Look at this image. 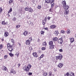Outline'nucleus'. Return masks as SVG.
I'll return each mask as SVG.
<instances>
[{
    "mask_svg": "<svg viewBox=\"0 0 76 76\" xmlns=\"http://www.w3.org/2000/svg\"><path fill=\"white\" fill-rule=\"evenodd\" d=\"M31 67V65L29 64L26 67V66H25L23 67V69L26 72H28L29 70V69Z\"/></svg>",
    "mask_w": 76,
    "mask_h": 76,
    "instance_id": "obj_1",
    "label": "nucleus"
},
{
    "mask_svg": "<svg viewBox=\"0 0 76 76\" xmlns=\"http://www.w3.org/2000/svg\"><path fill=\"white\" fill-rule=\"evenodd\" d=\"M7 47L8 50L10 51L11 53H12V51H13V48L12 47V46L9 43L8 44H7Z\"/></svg>",
    "mask_w": 76,
    "mask_h": 76,
    "instance_id": "obj_2",
    "label": "nucleus"
},
{
    "mask_svg": "<svg viewBox=\"0 0 76 76\" xmlns=\"http://www.w3.org/2000/svg\"><path fill=\"white\" fill-rule=\"evenodd\" d=\"M58 43L61 45H62L63 44V38L61 37L58 40Z\"/></svg>",
    "mask_w": 76,
    "mask_h": 76,
    "instance_id": "obj_3",
    "label": "nucleus"
},
{
    "mask_svg": "<svg viewBox=\"0 0 76 76\" xmlns=\"http://www.w3.org/2000/svg\"><path fill=\"white\" fill-rule=\"evenodd\" d=\"M50 4L51 5V7H53L54 6V0H50Z\"/></svg>",
    "mask_w": 76,
    "mask_h": 76,
    "instance_id": "obj_4",
    "label": "nucleus"
},
{
    "mask_svg": "<svg viewBox=\"0 0 76 76\" xmlns=\"http://www.w3.org/2000/svg\"><path fill=\"white\" fill-rule=\"evenodd\" d=\"M63 58V55H61V54H59L57 58L59 59L60 60H61V59Z\"/></svg>",
    "mask_w": 76,
    "mask_h": 76,
    "instance_id": "obj_5",
    "label": "nucleus"
},
{
    "mask_svg": "<svg viewBox=\"0 0 76 76\" xmlns=\"http://www.w3.org/2000/svg\"><path fill=\"white\" fill-rule=\"evenodd\" d=\"M69 10H65L64 14L65 15H67L69 14Z\"/></svg>",
    "mask_w": 76,
    "mask_h": 76,
    "instance_id": "obj_6",
    "label": "nucleus"
},
{
    "mask_svg": "<svg viewBox=\"0 0 76 76\" xmlns=\"http://www.w3.org/2000/svg\"><path fill=\"white\" fill-rule=\"evenodd\" d=\"M63 8L64 9H65V10H67L68 9H69V6L68 5H64L63 6Z\"/></svg>",
    "mask_w": 76,
    "mask_h": 76,
    "instance_id": "obj_7",
    "label": "nucleus"
},
{
    "mask_svg": "<svg viewBox=\"0 0 76 76\" xmlns=\"http://www.w3.org/2000/svg\"><path fill=\"white\" fill-rule=\"evenodd\" d=\"M4 36L5 37H7L9 36V33L7 32H6L4 33Z\"/></svg>",
    "mask_w": 76,
    "mask_h": 76,
    "instance_id": "obj_8",
    "label": "nucleus"
},
{
    "mask_svg": "<svg viewBox=\"0 0 76 76\" xmlns=\"http://www.w3.org/2000/svg\"><path fill=\"white\" fill-rule=\"evenodd\" d=\"M26 45H29L30 44V41L29 40H27L26 42Z\"/></svg>",
    "mask_w": 76,
    "mask_h": 76,
    "instance_id": "obj_9",
    "label": "nucleus"
},
{
    "mask_svg": "<svg viewBox=\"0 0 76 76\" xmlns=\"http://www.w3.org/2000/svg\"><path fill=\"white\" fill-rule=\"evenodd\" d=\"M69 39L71 43H73L74 41V39L73 37L70 38Z\"/></svg>",
    "mask_w": 76,
    "mask_h": 76,
    "instance_id": "obj_10",
    "label": "nucleus"
},
{
    "mask_svg": "<svg viewBox=\"0 0 76 76\" xmlns=\"http://www.w3.org/2000/svg\"><path fill=\"white\" fill-rule=\"evenodd\" d=\"M63 66V64H62L60 63L58 64V66L59 68H61Z\"/></svg>",
    "mask_w": 76,
    "mask_h": 76,
    "instance_id": "obj_11",
    "label": "nucleus"
},
{
    "mask_svg": "<svg viewBox=\"0 0 76 76\" xmlns=\"http://www.w3.org/2000/svg\"><path fill=\"white\" fill-rule=\"evenodd\" d=\"M33 55L34 57H38V55H37V53L36 52L33 53Z\"/></svg>",
    "mask_w": 76,
    "mask_h": 76,
    "instance_id": "obj_12",
    "label": "nucleus"
},
{
    "mask_svg": "<svg viewBox=\"0 0 76 76\" xmlns=\"http://www.w3.org/2000/svg\"><path fill=\"white\" fill-rule=\"evenodd\" d=\"M10 73H13V74H15V73H16V71H15L13 69H11V71H10Z\"/></svg>",
    "mask_w": 76,
    "mask_h": 76,
    "instance_id": "obj_13",
    "label": "nucleus"
},
{
    "mask_svg": "<svg viewBox=\"0 0 76 76\" xmlns=\"http://www.w3.org/2000/svg\"><path fill=\"white\" fill-rule=\"evenodd\" d=\"M69 75L70 76H75L74 73L72 72H70Z\"/></svg>",
    "mask_w": 76,
    "mask_h": 76,
    "instance_id": "obj_14",
    "label": "nucleus"
},
{
    "mask_svg": "<svg viewBox=\"0 0 76 76\" xmlns=\"http://www.w3.org/2000/svg\"><path fill=\"white\" fill-rule=\"evenodd\" d=\"M62 4L63 6H66V1L64 0L62 2Z\"/></svg>",
    "mask_w": 76,
    "mask_h": 76,
    "instance_id": "obj_15",
    "label": "nucleus"
},
{
    "mask_svg": "<svg viewBox=\"0 0 76 76\" xmlns=\"http://www.w3.org/2000/svg\"><path fill=\"white\" fill-rule=\"evenodd\" d=\"M56 26L55 25H52L50 26V27L52 29H54V28H56Z\"/></svg>",
    "mask_w": 76,
    "mask_h": 76,
    "instance_id": "obj_16",
    "label": "nucleus"
},
{
    "mask_svg": "<svg viewBox=\"0 0 76 76\" xmlns=\"http://www.w3.org/2000/svg\"><path fill=\"white\" fill-rule=\"evenodd\" d=\"M2 69L4 71H6L7 70V68L5 66H3L2 67Z\"/></svg>",
    "mask_w": 76,
    "mask_h": 76,
    "instance_id": "obj_17",
    "label": "nucleus"
},
{
    "mask_svg": "<svg viewBox=\"0 0 76 76\" xmlns=\"http://www.w3.org/2000/svg\"><path fill=\"white\" fill-rule=\"evenodd\" d=\"M71 32V31H70V30L69 29H68L66 31V33H67V34H70Z\"/></svg>",
    "mask_w": 76,
    "mask_h": 76,
    "instance_id": "obj_18",
    "label": "nucleus"
},
{
    "mask_svg": "<svg viewBox=\"0 0 76 76\" xmlns=\"http://www.w3.org/2000/svg\"><path fill=\"white\" fill-rule=\"evenodd\" d=\"M27 34H28V31H25L24 32L23 34L25 36L27 35Z\"/></svg>",
    "mask_w": 76,
    "mask_h": 76,
    "instance_id": "obj_19",
    "label": "nucleus"
},
{
    "mask_svg": "<svg viewBox=\"0 0 76 76\" xmlns=\"http://www.w3.org/2000/svg\"><path fill=\"white\" fill-rule=\"evenodd\" d=\"M49 45H53V42L52 41H50L49 42Z\"/></svg>",
    "mask_w": 76,
    "mask_h": 76,
    "instance_id": "obj_20",
    "label": "nucleus"
},
{
    "mask_svg": "<svg viewBox=\"0 0 76 76\" xmlns=\"http://www.w3.org/2000/svg\"><path fill=\"white\" fill-rule=\"evenodd\" d=\"M28 11L29 12H32L33 11V10L31 8H28Z\"/></svg>",
    "mask_w": 76,
    "mask_h": 76,
    "instance_id": "obj_21",
    "label": "nucleus"
},
{
    "mask_svg": "<svg viewBox=\"0 0 76 76\" xmlns=\"http://www.w3.org/2000/svg\"><path fill=\"white\" fill-rule=\"evenodd\" d=\"M50 46L49 47V48L50 50H51V49H53L54 48V45H50Z\"/></svg>",
    "mask_w": 76,
    "mask_h": 76,
    "instance_id": "obj_22",
    "label": "nucleus"
},
{
    "mask_svg": "<svg viewBox=\"0 0 76 76\" xmlns=\"http://www.w3.org/2000/svg\"><path fill=\"white\" fill-rule=\"evenodd\" d=\"M42 45L44 47H46V46H47V43H46L45 42H43L42 43Z\"/></svg>",
    "mask_w": 76,
    "mask_h": 76,
    "instance_id": "obj_23",
    "label": "nucleus"
},
{
    "mask_svg": "<svg viewBox=\"0 0 76 76\" xmlns=\"http://www.w3.org/2000/svg\"><path fill=\"white\" fill-rule=\"evenodd\" d=\"M44 54H42L41 56L39 58V60H41V58H42V57H44Z\"/></svg>",
    "mask_w": 76,
    "mask_h": 76,
    "instance_id": "obj_24",
    "label": "nucleus"
},
{
    "mask_svg": "<svg viewBox=\"0 0 76 76\" xmlns=\"http://www.w3.org/2000/svg\"><path fill=\"white\" fill-rule=\"evenodd\" d=\"M69 76V73L67 72V73L64 74V76Z\"/></svg>",
    "mask_w": 76,
    "mask_h": 76,
    "instance_id": "obj_25",
    "label": "nucleus"
},
{
    "mask_svg": "<svg viewBox=\"0 0 76 76\" xmlns=\"http://www.w3.org/2000/svg\"><path fill=\"white\" fill-rule=\"evenodd\" d=\"M12 11V8H10L9 10L8 11V13H10Z\"/></svg>",
    "mask_w": 76,
    "mask_h": 76,
    "instance_id": "obj_26",
    "label": "nucleus"
},
{
    "mask_svg": "<svg viewBox=\"0 0 76 76\" xmlns=\"http://www.w3.org/2000/svg\"><path fill=\"white\" fill-rule=\"evenodd\" d=\"M54 41H57V38L55 37L53 39Z\"/></svg>",
    "mask_w": 76,
    "mask_h": 76,
    "instance_id": "obj_27",
    "label": "nucleus"
},
{
    "mask_svg": "<svg viewBox=\"0 0 76 76\" xmlns=\"http://www.w3.org/2000/svg\"><path fill=\"white\" fill-rule=\"evenodd\" d=\"M50 0H46L45 2L47 3H49L50 2Z\"/></svg>",
    "mask_w": 76,
    "mask_h": 76,
    "instance_id": "obj_28",
    "label": "nucleus"
},
{
    "mask_svg": "<svg viewBox=\"0 0 76 76\" xmlns=\"http://www.w3.org/2000/svg\"><path fill=\"white\" fill-rule=\"evenodd\" d=\"M29 49L30 51H31L33 50L31 46H29Z\"/></svg>",
    "mask_w": 76,
    "mask_h": 76,
    "instance_id": "obj_29",
    "label": "nucleus"
},
{
    "mask_svg": "<svg viewBox=\"0 0 76 76\" xmlns=\"http://www.w3.org/2000/svg\"><path fill=\"white\" fill-rule=\"evenodd\" d=\"M20 26L19 25H16V27L17 28V29H18V28H19L20 27Z\"/></svg>",
    "mask_w": 76,
    "mask_h": 76,
    "instance_id": "obj_30",
    "label": "nucleus"
},
{
    "mask_svg": "<svg viewBox=\"0 0 76 76\" xmlns=\"http://www.w3.org/2000/svg\"><path fill=\"white\" fill-rule=\"evenodd\" d=\"M52 72H51L50 71L49 72V76H52Z\"/></svg>",
    "mask_w": 76,
    "mask_h": 76,
    "instance_id": "obj_31",
    "label": "nucleus"
},
{
    "mask_svg": "<svg viewBox=\"0 0 76 76\" xmlns=\"http://www.w3.org/2000/svg\"><path fill=\"white\" fill-rule=\"evenodd\" d=\"M28 40L30 41H32V38L31 37H30Z\"/></svg>",
    "mask_w": 76,
    "mask_h": 76,
    "instance_id": "obj_32",
    "label": "nucleus"
},
{
    "mask_svg": "<svg viewBox=\"0 0 76 76\" xmlns=\"http://www.w3.org/2000/svg\"><path fill=\"white\" fill-rule=\"evenodd\" d=\"M47 75V72H45L43 74V76H46Z\"/></svg>",
    "mask_w": 76,
    "mask_h": 76,
    "instance_id": "obj_33",
    "label": "nucleus"
},
{
    "mask_svg": "<svg viewBox=\"0 0 76 76\" xmlns=\"http://www.w3.org/2000/svg\"><path fill=\"white\" fill-rule=\"evenodd\" d=\"M42 22L43 25H45V23H46V21H45V20H43Z\"/></svg>",
    "mask_w": 76,
    "mask_h": 76,
    "instance_id": "obj_34",
    "label": "nucleus"
},
{
    "mask_svg": "<svg viewBox=\"0 0 76 76\" xmlns=\"http://www.w3.org/2000/svg\"><path fill=\"white\" fill-rule=\"evenodd\" d=\"M9 55H10V57H13V54L11 53H9Z\"/></svg>",
    "mask_w": 76,
    "mask_h": 76,
    "instance_id": "obj_35",
    "label": "nucleus"
},
{
    "mask_svg": "<svg viewBox=\"0 0 76 76\" xmlns=\"http://www.w3.org/2000/svg\"><path fill=\"white\" fill-rule=\"evenodd\" d=\"M41 5H39L37 6V8H38V9H41Z\"/></svg>",
    "mask_w": 76,
    "mask_h": 76,
    "instance_id": "obj_36",
    "label": "nucleus"
},
{
    "mask_svg": "<svg viewBox=\"0 0 76 76\" xmlns=\"http://www.w3.org/2000/svg\"><path fill=\"white\" fill-rule=\"evenodd\" d=\"M13 1V0H10L9 1V3L10 4V3H12Z\"/></svg>",
    "mask_w": 76,
    "mask_h": 76,
    "instance_id": "obj_37",
    "label": "nucleus"
},
{
    "mask_svg": "<svg viewBox=\"0 0 76 76\" xmlns=\"http://www.w3.org/2000/svg\"><path fill=\"white\" fill-rule=\"evenodd\" d=\"M44 31H42L41 32V34L42 35H44Z\"/></svg>",
    "mask_w": 76,
    "mask_h": 76,
    "instance_id": "obj_38",
    "label": "nucleus"
},
{
    "mask_svg": "<svg viewBox=\"0 0 76 76\" xmlns=\"http://www.w3.org/2000/svg\"><path fill=\"white\" fill-rule=\"evenodd\" d=\"M1 23L2 25H5V21H2Z\"/></svg>",
    "mask_w": 76,
    "mask_h": 76,
    "instance_id": "obj_39",
    "label": "nucleus"
},
{
    "mask_svg": "<svg viewBox=\"0 0 76 76\" xmlns=\"http://www.w3.org/2000/svg\"><path fill=\"white\" fill-rule=\"evenodd\" d=\"M3 45H0V49H1L3 48Z\"/></svg>",
    "mask_w": 76,
    "mask_h": 76,
    "instance_id": "obj_40",
    "label": "nucleus"
},
{
    "mask_svg": "<svg viewBox=\"0 0 76 76\" xmlns=\"http://www.w3.org/2000/svg\"><path fill=\"white\" fill-rule=\"evenodd\" d=\"M7 56H7V55H5L4 56V59H6V58H7Z\"/></svg>",
    "mask_w": 76,
    "mask_h": 76,
    "instance_id": "obj_41",
    "label": "nucleus"
},
{
    "mask_svg": "<svg viewBox=\"0 0 76 76\" xmlns=\"http://www.w3.org/2000/svg\"><path fill=\"white\" fill-rule=\"evenodd\" d=\"M59 51L60 52H63V49H61L59 50Z\"/></svg>",
    "mask_w": 76,
    "mask_h": 76,
    "instance_id": "obj_42",
    "label": "nucleus"
},
{
    "mask_svg": "<svg viewBox=\"0 0 76 76\" xmlns=\"http://www.w3.org/2000/svg\"><path fill=\"white\" fill-rule=\"evenodd\" d=\"M16 18H14L13 19V21H16Z\"/></svg>",
    "mask_w": 76,
    "mask_h": 76,
    "instance_id": "obj_43",
    "label": "nucleus"
},
{
    "mask_svg": "<svg viewBox=\"0 0 76 76\" xmlns=\"http://www.w3.org/2000/svg\"><path fill=\"white\" fill-rule=\"evenodd\" d=\"M54 33L56 35H57V31H55L54 32Z\"/></svg>",
    "mask_w": 76,
    "mask_h": 76,
    "instance_id": "obj_44",
    "label": "nucleus"
},
{
    "mask_svg": "<svg viewBox=\"0 0 76 76\" xmlns=\"http://www.w3.org/2000/svg\"><path fill=\"white\" fill-rule=\"evenodd\" d=\"M11 42H12V43H14V40H13V39H11Z\"/></svg>",
    "mask_w": 76,
    "mask_h": 76,
    "instance_id": "obj_45",
    "label": "nucleus"
},
{
    "mask_svg": "<svg viewBox=\"0 0 76 76\" xmlns=\"http://www.w3.org/2000/svg\"><path fill=\"white\" fill-rule=\"evenodd\" d=\"M25 10L26 11H28V10H29V8L28 9V8H25Z\"/></svg>",
    "mask_w": 76,
    "mask_h": 76,
    "instance_id": "obj_46",
    "label": "nucleus"
},
{
    "mask_svg": "<svg viewBox=\"0 0 76 76\" xmlns=\"http://www.w3.org/2000/svg\"><path fill=\"white\" fill-rule=\"evenodd\" d=\"M52 9H53V8L52 7H51L49 10V12H52Z\"/></svg>",
    "mask_w": 76,
    "mask_h": 76,
    "instance_id": "obj_47",
    "label": "nucleus"
},
{
    "mask_svg": "<svg viewBox=\"0 0 76 76\" xmlns=\"http://www.w3.org/2000/svg\"><path fill=\"white\" fill-rule=\"evenodd\" d=\"M32 73L31 72H29L28 73V75L30 76V75H32Z\"/></svg>",
    "mask_w": 76,
    "mask_h": 76,
    "instance_id": "obj_48",
    "label": "nucleus"
},
{
    "mask_svg": "<svg viewBox=\"0 0 76 76\" xmlns=\"http://www.w3.org/2000/svg\"><path fill=\"white\" fill-rule=\"evenodd\" d=\"M42 50H44L45 49V48L43 47L42 48Z\"/></svg>",
    "mask_w": 76,
    "mask_h": 76,
    "instance_id": "obj_49",
    "label": "nucleus"
},
{
    "mask_svg": "<svg viewBox=\"0 0 76 76\" xmlns=\"http://www.w3.org/2000/svg\"><path fill=\"white\" fill-rule=\"evenodd\" d=\"M2 10H2V8H1V7H0V12H2Z\"/></svg>",
    "mask_w": 76,
    "mask_h": 76,
    "instance_id": "obj_50",
    "label": "nucleus"
},
{
    "mask_svg": "<svg viewBox=\"0 0 76 76\" xmlns=\"http://www.w3.org/2000/svg\"><path fill=\"white\" fill-rule=\"evenodd\" d=\"M50 18H51L50 17H47V19H48V20H50Z\"/></svg>",
    "mask_w": 76,
    "mask_h": 76,
    "instance_id": "obj_51",
    "label": "nucleus"
},
{
    "mask_svg": "<svg viewBox=\"0 0 76 76\" xmlns=\"http://www.w3.org/2000/svg\"><path fill=\"white\" fill-rule=\"evenodd\" d=\"M61 33L64 34V31L63 30H61Z\"/></svg>",
    "mask_w": 76,
    "mask_h": 76,
    "instance_id": "obj_52",
    "label": "nucleus"
},
{
    "mask_svg": "<svg viewBox=\"0 0 76 76\" xmlns=\"http://www.w3.org/2000/svg\"><path fill=\"white\" fill-rule=\"evenodd\" d=\"M8 24V22L7 21L5 23V25H7Z\"/></svg>",
    "mask_w": 76,
    "mask_h": 76,
    "instance_id": "obj_53",
    "label": "nucleus"
},
{
    "mask_svg": "<svg viewBox=\"0 0 76 76\" xmlns=\"http://www.w3.org/2000/svg\"><path fill=\"white\" fill-rule=\"evenodd\" d=\"M44 29H45V30H48V28L47 27L45 28H44Z\"/></svg>",
    "mask_w": 76,
    "mask_h": 76,
    "instance_id": "obj_54",
    "label": "nucleus"
},
{
    "mask_svg": "<svg viewBox=\"0 0 76 76\" xmlns=\"http://www.w3.org/2000/svg\"><path fill=\"white\" fill-rule=\"evenodd\" d=\"M19 53H17L16 54H15V55H16V56H17V57H18V56H19Z\"/></svg>",
    "mask_w": 76,
    "mask_h": 76,
    "instance_id": "obj_55",
    "label": "nucleus"
},
{
    "mask_svg": "<svg viewBox=\"0 0 76 76\" xmlns=\"http://www.w3.org/2000/svg\"><path fill=\"white\" fill-rule=\"evenodd\" d=\"M45 20V21H46V20H47V17H46L45 19V20Z\"/></svg>",
    "mask_w": 76,
    "mask_h": 76,
    "instance_id": "obj_56",
    "label": "nucleus"
},
{
    "mask_svg": "<svg viewBox=\"0 0 76 76\" xmlns=\"http://www.w3.org/2000/svg\"><path fill=\"white\" fill-rule=\"evenodd\" d=\"M20 64H18V67H20Z\"/></svg>",
    "mask_w": 76,
    "mask_h": 76,
    "instance_id": "obj_57",
    "label": "nucleus"
},
{
    "mask_svg": "<svg viewBox=\"0 0 76 76\" xmlns=\"http://www.w3.org/2000/svg\"><path fill=\"white\" fill-rule=\"evenodd\" d=\"M30 24H31V25H33V22H30Z\"/></svg>",
    "mask_w": 76,
    "mask_h": 76,
    "instance_id": "obj_58",
    "label": "nucleus"
},
{
    "mask_svg": "<svg viewBox=\"0 0 76 76\" xmlns=\"http://www.w3.org/2000/svg\"><path fill=\"white\" fill-rule=\"evenodd\" d=\"M1 41H4V39H2Z\"/></svg>",
    "mask_w": 76,
    "mask_h": 76,
    "instance_id": "obj_59",
    "label": "nucleus"
},
{
    "mask_svg": "<svg viewBox=\"0 0 76 76\" xmlns=\"http://www.w3.org/2000/svg\"><path fill=\"white\" fill-rule=\"evenodd\" d=\"M19 45L20 46V44L19 43Z\"/></svg>",
    "mask_w": 76,
    "mask_h": 76,
    "instance_id": "obj_60",
    "label": "nucleus"
},
{
    "mask_svg": "<svg viewBox=\"0 0 76 76\" xmlns=\"http://www.w3.org/2000/svg\"><path fill=\"white\" fill-rule=\"evenodd\" d=\"M75 37L76 38V34L75 35Z\"/></svg>",
    "mask_w": 76,
    "mask_h": 76,
    "instance_id": "obj_61",
    "label": "nucleus"
},
{
    "mask_svg": "<svg viewBox=\"0 0 76 76\" xmlns=\"http://www.w3.org/2000/svg\"><path fill=\"white\" fill-rule=\"evenodd\" d=\"M56 59L57 60V56H56Z\"/></svg>",
    "mask_w": 76,
    "mask_h": 76,
    "instance_id": "obj_62",
    "label": "nucleus"
},
{
    "mask_svg": "<svg viewBox=\"0 0 76 76\" xmlns=\"http://www.w3.org/2000/svg\"><path fill=\"white\" fill-rule=\"evenodd\" d=\"M8 15H9V16H10V15H9L8 14Z\"/></svg>",
    "mask_w": 76,
    "mask_h": 76,
    "instance_id": "obj_63",
    "label": "nucleus"
},
{
    "mask_svg": "<svg viewBox=\"0 0 76 76\" xmlns=\"http://www.w3.org/2000/svg\"><path fill=\"white\" fill-rule=\"evenodd\" d=\"M2 51H3V50H2Z\"/></svg>",
    "mask_w": 76,
    "mask_h": 76,
    "instance_id": "obj_64",
    "label": "nucleus"
}]
</instances>
